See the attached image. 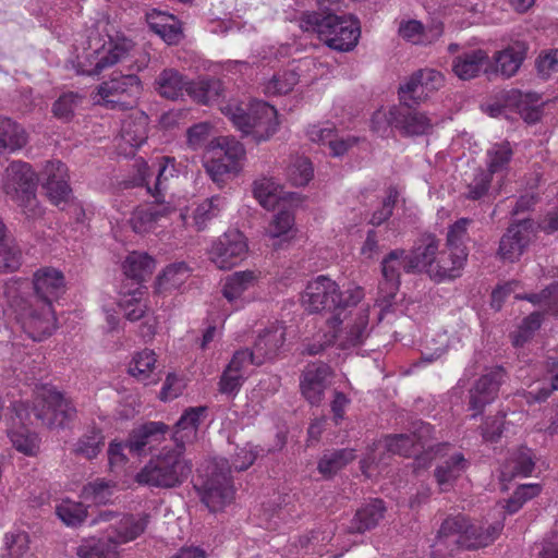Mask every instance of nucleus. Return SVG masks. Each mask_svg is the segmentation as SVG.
Returning a JSON list of instances; mask_svg holds the SVG:
<instances>
[{"label":"nucleus","mask_w":558,"mask_h":558,"mask_svg":"<svg viewBox=\"0 0 558 558\" xmlns=\"http://www.w3.org/2000/svg\"><path fill=\"white\" fill-rule=\"evenodd\" d=\"M468 253L464 251L440 252L437 255L435 264L428 269V276L435 282L452 280L460 276V270L466 260Z\"/></svg>","instance_id":"c756f323"},{"label":"nucleus","mask_w":558,"mask_h":558,"mask_svg":"<svg viewBox=\"0 0 558 558\" xmlns=\"http://www.w3.org/2000/svg\"><path fill=\"white\" fill-rule=\"evenodd\" d=\"M506 378V369L494 366L475 380L469 390V410L474 412L472 418L481 415L485 407L495 401Z\"/></svg>","instance_id":"9d476101"},{"label":"nucleus","mask_w":558,"mask_h":558,"mask_svg":"<svg viewBox=\"0 0 558 558\" xmlns=\"http://www.w3.org/2000/svg\"><path fill=\"white\" fill-rule=\"evenodd\" d=\"M468 525L469 521L462 514L446 518L432 546V558H446L462 549V538Z\"/></svg>","instance_id":"dca6fc26"},{"label":"nucleus","mask_w":558,"mask_h":558,"mask_svg":"<svg viewBox=\"0 0 558 558\" xmlns=\"http://www.w3.org/2000/svg\"><path fill=\"white\" fill-rule=\"evenodd\" d=\"M105 437L100 429H88L75 444V453L87 459H93L101 451Z\"/></svg>","instance_id":"6e6d98bb"},{"label":"nucleus","mask_w":558,"mask_h":558,"mask_svg":"<svg viewBox=\"0 0 558 558\" xmlns=\"http://www.w3.org/2000/svg\"><path fill=\"white\" fill-rule=\"evenodd\" d=\"M13 411L22 426L10 429L8 436L17 451L26 456H35L39 450L38 436L25 428V425L31 422L32 410L25 402H15Z\"/></svg>","instance_id":"5701e85b"},{"label":"nucleus","mask_w":558,"mask_h":558,"mask_svg":"<svg viewBox=\"0 0 558 558\" xmlns=\"http://www.w3.org/2000/svg\"><path fill=\"white\" fill-rule=\"evenodd\" d=\"M533 231V220L523 219L512 223L501 236L498 254L505 260L514 262L526 248Z\"/></svg>","instance_id":"6ab92c4d"},{"label":"nucleus","mask_w":558,"mask_h":558,"mask_svg":"<svg viewBox=\"0 0 558 558\" xmlns=\"http://www.w3.org/2000/svg\"><path fill=\"white\" fill-rule=\"evenodd\" d=\"M84 96L77 92L62 93L52 104L53 117L63 123L71 122L76 110L81 107Z\"/></svg>","instance_id":"37998d69"},{"label":"nucleus","mask_w":558,"mask_h":558,"mask_svg":"<svg viewBox=\"0 0 558 558\" xmlns=\"http://www.w3.org/2000/svg\"><path fill=\"white\" fill-rule=\"evenodd\" d=\"M134 50V43L124 36L110 37L108 46L94 52V66L87 71L88 75H99L102 71L119 62L128 60Z\"/></svg>","instance_id":"a211bd4d"},{"label":"nucleus","mask_w":558,"mask_h":558,"mask_svg":"<svg viewBox=\"0 0 558 558\" xmlns=\"http://www.w3.org/2000/svg\"><path fill=\"white\" fill-rule=\"evenodd\" d=\"M187 278L189 267L184 262L171 264L157 277L156 289L158 292L177 290Z\"/></svg>","instance_id":"a18cd8bd"},{"label":"nucleus","mask_w":558,"mask_h":558,"mask_svg":"<svg viewBox=\"0 0 558 558\" xmlns=\"http://www.w3.org/2000/svg\"><path fill=\"white\" fill-rule=\"evenodd\" d=\"M386 119L389 125L397 129L403 136L426 135L433 129L430 118L414 106H392Z\"/></svg>","instance_id":"4468645a"},{"label":"nucleus","mask_w":558,"mask_h":558,"mask_svg":"<svg viewBox=\"0 0 558 558\" xmlns=\"http://www.w3.org/2000/svg\"><path fill=\"white\" fill-rule=\"evenodd\" d=\"M386 512L385 502L381 499H373L362 505L350 521L348 532L351 534H363L373 530L384 519Z\"/></svg>","instance_id":"7c9ffc66"},{"label":"nucleus","mask_w":558,"mask_h":558,"mask_svg":"<svg viewBox=\"0 0 558 558\" xmlns=\"http://www.w3.org/2000/svg\"><path fill=\"white\" fill-rule=\"evenodd\" d=\"M542 488L538 484H523L519 486L507 500L505 510L508 514L517 513L523 505L536 497Z\"/></svg>","instance_id":"052dcab7"},{"label":"nucleus","mask_w":558,"mask_h":558,"mask_svg":"<svg viewBox=\"0 0 558 558\" xmlns=\"http://www.w3.org/2000/svg\"><path fill=\"white\" fill-rule=\"evenodd\" d=\"M41 185L48 199L56 206L68 204L72 197L69 169L60 160L47 161L41 172Z\"/></svg>","instance_id":"2eb2a0df"},{"label":"nucleus","mask_w":558,"mask_h":558,"mask_svg":"<svg viewBox=\"0 0 558 558\" xmlns=\"http://www.w3.org/2000/svg\"><path fill=\"white\" fill-rule=\"evenodd\" d=\"M529 50L524 40H514L504 49L496 51L489 58V64L485 69V75L492 80L494 76L510 78L514 76L523 64Z\"/></svg>","instance_id":"ddd939ff"},{"label":"nucleus","mask_w":558,"mask_h":558,"mask_svg":"<svg viewBox=\"0 0 558 558\" xmlns=\"http://www.w3.org/2000/svg\"><path fill=\"white\" fill-rule=\"evenodd\" d=\"M155 268V260L146 253H131L123 263L126 277L140 282L149 276Z\"/></svg>","instance_id":"49530a36"},{"label":"nucleus","mask_w":558,"mask_h":558,"mask_svg":"<svg viewBox=\"0 0 558 558\" xmlns=\"http://www.w3.org/2000/svg\"><path fill=\"white\" fill-rule=\"evenodd\" d=\"M21 250L7 234V228L0 219V272H12L21 265Z\"/></svg>","instance_id":"a19ab883"},{"label":"nucleus","mask_w":558,"mask_h":558,"mask_svg":"<svg viewBox=\"0 0 558 558\" xmlns=\"http://www.w3.org/2000/svg\"><path fill=\"white\" fill-rule=\"evenodd\" d=\"M56 513L68 526H78L87 517V508L83 502L66 499L56 507Z\"/></svg>","instance_id":"5fc2aeb1"},{"label":"nucleus","mask_w":558,"mask_h":558,"mask_svg":"<svg viewBox=\"0 0 558 558\" xmlns=\"http://www.w3.org/2000/svg\"><path fill=\"white\" fill-rule=\"evenodd\" d=\"M205 169L211 180L219 185L225 183L232 174L234 175L239 172V170L234 168V163L222 161L218 156L206 161Z\"/></svg>","instance_id":"338daca9"},{"label":"nucleus","mask_w":558,"mask_h":558,"mask_svg":"<svg viewBox=\"0 0 558 558\" xmlns=\"http://www.w3.org/2000/svg\"><path fill=\"white\" fill-rule=\"evenodd\" d=\"M156 362L157 360L155 352L153 350L145 349L142 352L136 353L133 357V363L130 366V374L136 377L138 380L144 381L145 385L156 383V378L148 380Z\"/></svg>","instance_id":"603ef678"},{"label":"nucleus","mask_w":558,"mask_h":558,"mask_svg":"<svg viewBox=\"0 0 558 558\" xmlns=\"http://www.w3.org/2000/svg\"><path fill=\"white\" fill-rule=\"evenodd\" d=\"M202 502L216 512L233 498L231 468L227 459H215L208 466L199 484L194 485Z\"/></svg>","instance_id":"0eeeda50"},{"label":"nucleus","mask_w":558,"mask_h":558,"mask_svg":"<svg viewBox=\"0 0 558 558\" xmlns=\"http://www.w3.org/2000/svg\"><path fill=\"white\" fill-rule=\"evenodd\" d=\"M313 175L312 162L306 157H296L287 168V179L295 186L306 185Z\"/></svg>","instance_id":"bf43d9fd"},{"label":"nucleus","mask_w":558,"mask_h":558,"mask_svg":"<svg viewBox=\"0 0 558 558\" xmlns=\"http://www.w3.org/2000/svg\"><path fill=\"white\" fill-rule=\"evenodd\" d=\"M468 466L469 461L460 452L453 453L437 465L434 475L441 490L447 492Z\"/></svg>","instance_id":"f704fd0d"},{"label":"nucleus","mask_w":558,"mask_h":558,"mask_svg":"<svg viewBox=\"0 0 558 558\" xmlns=\"http://www.w3.org/2000/svg\"><path fill=\"white\" fill-rule=\"evenodd\" d=\"M76 555L80 558H113L117 555V548L109 536L106 538L89 537L83 539L77 546Z\"/></svg>","instance_id":"c03bdc74"},{"label":"nucleus","mask_w":558,"mask_h":558,"mask_svg":"<svg viewBox=\"0 0 558 558\" xmlns=\"http://www.w3.org/2000/svg\"><path fill=\"white\" fill-rule=\"evenodd\" d=\"M472 222L470 218H460L448 229L447 246L448 250L457 252H466L465 241L468 240V227Z\"/></svg>","instance_id":"0e129e2a"},{"label":"nucleus","mask_w":558,"mask_h":558,"mask_svg":"<svg viewBox=\"0 0 558 558\" xmlns=\"http://www.w3.org/2000/svg\"><path fill=\"white\" fill-rule=\"evenodd\" d=\"M513 156V150L509 142H500L493 144L486 151L485 169L492 175L495 173L506 172L509 168Z\"/></svg>","instance_id":"79ce46f5"},{"label":"nucleus","mask_w":558,"mask_h":558,"mask_svg":"<svg viewBox=\"0 0 558 558\" xmlns=\"http://www.w3.org/2000/svg\"><path fill=\"white\" fill-rule=\"evenodd\" d=\"M300 75L294 70L280 71L266 83L264 92L268 96L288 94L299 83Z\"/></svg>","instance_id":"864d4df0"},{"label":"nucleus","mask_w":558,"mask_h":558,"mask_svg":"<svg viewBox=\"0 0 558 558\" xmlns=\"http://www.w3.org/2000/svg\"><path fill=\"white\" fill-rule=\"evenodd\" d=\"M193 466L192 460L185 457L184 447L165 446L137 473L136 481L149 487L177 488L187 481Z\"/></svg>","instance_id":"f03ea898"},{"label":"nucleus","mask_w":558,"mask_h":558,"mask_svg":"<svg viewBox=\"0 0 558 558\" xmlns=\"http://www.w3.org/2000/svg\"><path fill=\"white\" fill-rule=\"evenodd\" d=\"M332 368L324 362H312L305 366L300 375V391L304 399L313 407H318L329 387Z\"/></svg>","instance_id":"f8f14e48"},{"label":"nucleus","mask_w":558,"mask_h":558,"mask_svg":"<svg viewBox=\"0 0 558 558\" xmlns=\"http://www.w3.org/2000/svg\"><path fill=\"white\" fill-rule=\"evenodd\" d=\"M247 252L245 235L239 230H228L213 242L208 254L219 269H231L245 259Z\"/></svg>","instance_id":"1a4fd4ad"},{"label":"nucleus","mask_w":558,"mask_h":558,"mask_svg":"<svg viewBox=\"0 0 558 558\" xmlns=\"http://www.w3.org/2000/svg\"><path fill=\"white\" fill-rule=\"evenodd\" d=\"M504 523L496 521L487 526L468 525L462 538V549H476L492 544L501 533Z\"/></svg>","instance_id":"72a5a7b5"},{"label":"nucleus","mask_w":558,"mask_h":558,"mask_svg":"<svg viewBox=\"0 0 558 558\" xmlns=\"http://www.w3.org/2000/svg\"><path fill=\"white\" fill-rule=\"evenodd\" d=\"M147 117L129 118L121 126V140L131 147H140L147 140Z\"/></svg>","instance_id":"8fccbe9b"},{"label":"nucleus","mask_w":558,"mask_h":558,"mask_svg":"<svg viewBox=\"0 0 558 558\" xmlns=\"http://www.w3.org/2000/svg\"><path fill=\"white\" fill-rule=\"evenodd\" d=\"M27 144V134L23 126L10 118L0 117V155L13 153Z\"/></svg>","instance_id":"4c0bfd02"},{"label":"nucleus","mask_w":558,"mask_h":558,"mask_svg":"<svg viewBox=\"0 0 558 558\" xmlns=\"http://www.w3.org/2000/svg\"><path fill=\"white\" fill-rule=\"evenodd\" d=\"M305 32H314L330 49L347 52L356 45L361 34L359 21L350 15L306 12L300 19Z\"/></svg>","instance_id":"7ed1b4c3"},{"label":"nucleus","mask_w":558,"mask_h":558,"mask_svg":"<svg viewBox=\"0 0 558 558\" xmlns=\"http://www.w3.org/2000/svg\"><path fill=\"white\" fill-rule=\"evenodd\" d=\"M489 64L488 52L484 49L477 48L466 50L452 59V72L462 81H469L480 76L481 73L485 74V69Z\"/></svg>","instance_id":"cd10ccee"},{"label":"nucleus","mask_w":558,"mask_h":558,"mask_svg":"<svg viewBox=\"0 0 558 558\" xmlns=\"http://www.w3.org/2000/svg\"><path fill=\"white\" fill-rule=\"evenodd\" d=\"M355 458V450L350 448L327 451L319 459L317 470L325 478H331Z\"/></svg>","instance_id":"ea45409f"},{"label":"nucleus","mask_w":558,"mask_h":558,"mask_svg":"<svg viewBox=\"0 0 558 558\" xmlns=\"http://www.w3.org/2000/svg\"><path fill=\"white\" fill-rule=\"evenodd\" d=\"M113 486L104 480H96L83 486L81 497L94 505H106L111 500Z\"/></svg>","instance_id":"13d9d810"},{"label":"nucleus","mask_w":558,"mask_h":558,"mask_svg":"<svg viewBox=\"0 0 558 558\" xmlns=\"http://www.w3.org/2000/svg\"><path fill=\"white\" fill-rule=\"evenodd\" d=\"M221 111L239 131L257 143L268 141L278 130L276 108L262 100L228 104Z\"/></svg>","instance_id":"39448f33"},{"label":"nucleus","mask_w":558,"mask_h":558,"mask_svg":"<svg viewBox=\"0 0 558 558\" xmlns=\"http://www.w3.org/2000/svg\"><path fill=\"white\" fill-rule=\"evenodd\" d=\"M270 452H271L270 448L264 449L259 446H253L250 442L243 447H238L235 449L234 454L232 456V460H231V464H230L231 471L232 470L238 471V472L245 471L255 462V460L260 454L264 456V454H267Z\"/></svg>","instance_id":"4d7b16f0"},{"label":"nucleus","mask_w":558,"mask_h":558,"mask_svg":"<svg viewBox=\"0 0 558 558\" xmlns=\"http://www.w3.org/2000/svg\"><path fill=\"white\" fill-rule=\"evenodd\" d=\"M207 407H195L186 409L179 421L173 426L172 440L174 446L185 448L186 442H191L197 435L201 418L205 416Z\"/></svg>","instance_id":"2f4dec72"},{"label":"nucleus","mask_w":558,"mask_h":558,"mask_svg":"<svg viewBox=\"0 0 558 558\" xmlns=\"http://www.w3.org/2000/svg\"><path fill=\"white\" fill-rule=\"evenodd\" d=\"M255 275L253 271H236L226 278L222 294L229 302L239 300L242 294L253 287Z\"/></svg>","instance_id":"de8ad7c7"},{"label":"nucleus","mask_w":558,"mask_h":558,"mask_svg":"<svg viewBox=\"0 0 558 558\" xmlns=\"http://www.w3.org/2000/svg\"><path fill=\"white\" fill-rule=\"evenodd\" d=\"M363 298L361 287L342 292L336 281L320 275L307 283L303 302L312 313L329 314L327 326L337 327L347 318L348 310L356 306Z\"/></svg>","instance_id":"f257e3e1"},{"label":"nucleus","mask_w":558,"mask_h":558,"mask_svg":"<svg viewBox=\"0 0 558 558\" xmlns=\"http://www.w3.org/2000/svg\"><path fill=\"white\" fill-rule=\"evenodd\" d=\"M146 66V61L135 60L129 66L130 71H141ZM142 92V82L133 73H122L113 71L107 81L98 86V95L101 99L100 105L111 110L126 111L136 105L138 95Z\"/></svg>","instance_id":"423d86ee"},{"label":"nucleus","mask_w":558,"mask_h":558,"mask_svg":"<svg viewBox=\"0 0 558 558\" xmlns=\"http://www.w3.org/2000/svg\"><path fill=\"white\" fill-rule=\"evenodd\" d=\"M33 286L44 305L51 306L52 302L64 292V277L60 270L43 268L35 272Z\"/></svg>","instance_id":"393cba45"},{"label":"nucleus","mask_w":558,"mask_h":558,"mask_svg":"<svg viewBox=\"0 0 558 558\" xmlns=\"http://www.w3.org/2000/svg\"><path fill=\"white\" fill-rule=\"evenodd\" d=\"M148 512L124 513L111 525L112 533L108 535L116 548L140 537L150 523Z\"/></svg>","instance_id":"b1692460"},{"label":"nucleus","mask_w":558,"mask_h":558,"mask_svg":"<svg viewBox=\"0 0 558 558\" xmlns=\"http://www.w3.org/2000/svg\"><path fill=\"white\" fill-rule=\"evenodd\" d=\"M156 89L163 98L177 100L190 84L185 76L174 69H165L156 78Z\"/></svg>","instance_id":"58836bf2"},{"label":"nucleus","mask_w":558,"mask_h":558,"mask_svg":"<svg viewBox=\"0 0 558 558\" xmlns=\"http://www.w3.org/2000/svg\"><path fill=\"white\" fill-rule=\"evenodd\" d=\"M145 19L150 31L168 45H177L183 38L181 22L173 14L150 9L145 13Z\"/></svg>","instance_id":"a878e982"},{"label":"nucleus","mask_w":558,"mask_h":558,"mask_svg":"<svg viewBox=\"0 0 558 558\" xmlns=\"http://www.w3.org/2000/svg\"><path fill=\"white\" fill-rule=\"evenodd\" d=\"M38 180L32 166L22 160L12 161L2 175L3 193L21 208L26 219L33 221L45 214L36 194Z\"/></svg>","instance_id":"20e7f679"},{"label":"nucleus","mask_w":558,"mask_h":558,"mask_svg":"<svg viewBox=\"0 0 558 558\" xmlns=\"http://www.w3.org/2000/svg\"><path fill=\"white\" fill-rule=\"evenodd\" d=\"M493 175L483 168H477L472 181L468 184L465 197L471 201H480L487 195Z\"/></svg>","instance_id":"69168bd1"},{"label":"nucleus","mask_w":558,"mask_h":558,"mask_svg":"<svg viewBox=\"0 0 558 558\" xmlns=\"http://www.w3.org/2000/svg\"><path fill=\"white\" fill-rule=\"evenodd\" d=\"M368 322V308H360L354 313L348 310L347 318L341 325L328 328L335 336L336 344L342 350H349L363 344L367 339L371 332Z\"/></svg>","instance_id":"9b49d317"},{"label":"nucleus","mask_w":558,"mask_h":558,"mask_svg":"<svg viewBox=\"0 0 558 558\" xmlns=\"http://www.w3.org/2000/svg\"><path fill=\"white\" fill-rule=\"evenodd\" d=\"M23 327L35 341H41L50 336L54 327L52 307L44 305L41 311H33L24 322Z\"/></svg>","instance_id":"c9c22d12"},{"label":"nucleus","mask_w":558,"mask_h":558,"mask_svg":"<svg viewBox=\"0 0 558 558\" xmlns=\"http://www.w3.org/2000/svg\"><path fill=\"white\" fill-rule=\"evenodd\" d=\"M223 201L219 196H213L204 201L194 210V222L198 230H203L207 222L217 217L222 208Z\"/></svg>","instance_id":"e2e57ef3"},{"label":"nucleus","mask_w":558,"mask_h":558,"mask_svg":"<svg viewBox=\"0 0 558 558\" xmlns=\"http://www.w3.org/2000/svg\"><path fill=\"white\" fill-rule=\"evenodd\" d=\"M31 410L49 428L63 427L76 417L77 412L72 400L56 389H46Z\"/></svg>","instance_id":"6e6552de"},{"label":"nucleus","mask_w":558,"mask_h":558,"mask_svg":"<svg viewBox=\"0 0 558 558\" xmlns=\"http://www.w3.org/2000/svg\"><path fill=\"white\" fill-rule=\"evenodd\" d=\"M439 248V240L434 234H425L418 239L413 250L408 253V274L428 269L435 264Z\"/></svg>","instance_id":"c85d7f7f"},{"label":"nucleus","mask_w":558,"mask_h":558,"mask_svg":"<svg viewBox=\"0 0 558 558\" xmlns=\"http://www.w3.org/2000/svg\"><path fill=\"white\" fill-rule=\"evenodd\" d=\"M153 166L157 171L154 185H151L150 180L145 171H141L140 185L146 186L147 192L153 196V198L158 201H166L165 191L168 187V181L170 179L177 178L181 173L183 166L182 163H178L174 157L170 156H161L156 158V161Z\"/></svg>","instance_id":"4be33fe9"},{"label":"nucleus","mask_w":558,"mask_h":558,"mask_svg":"<svg viewBox=\"0 0 558 558\" xmlns=\"http://www.w3.org/2000/svg\"><path fill=\"white\" fill-rule=\"evenodd\" d=\"M423 86V83L414 72L403 84L399 85V105L417 106L425 102L430 95Z\"/></svg>","instance_id":"09e8293b"},{"label":"nucleus","mask_w":558,"mask_h":558,"mask_svg":"<svg viewBox=\"0 0 558 558\" xmlns=\"http://www.w3.org/2000/svg\"><path fill=\"white\" fill-rule=\"evenodd\" d=\"M169 430L170 427L163 422H146L131 430L125 446L130 452L140 456L165 440Z\"/></svg>","instance_id":"aec40b11"},{"label":"nucleus","mask_w":558,"mask_h":558,"mask_svg":"<svg viewBox=\"0 0 558 558\" xmlns=\"http://www.w3.org/2000/svg\"><path fill=\"white\" fill-rule=\"evenodd\" d=\"M29 538L25 532L7 533L0 558H34L29 551Z\"/></svg>","instance_id":"3c124183"},{"label":"nucleus","mask_w":558,"mask_h":558,"mask_svg":"<svg viewBox=\"0 0 558 558\" xmlns=\"http://www.w3.org/2000/svg\"><path fill=\"white\" fill-rule=\"evenodd\" d=\"M535 460L531 449L520 448L511 460V473L513 476H530L534 470Z\"/></svg>","instance_id":"774afa93"},{"label":"nucleus","mask_w":558,"mask_h":558,"mask_svg":"<svg viewBox=\"0 0 558 558\" xmlns=\"http://www.w3.org/2000/svg\"><path fill=\"white\" fill-rule=\"evenodd\" d=\"M409 255L405 250L390 251L381 260L383 280L378 286L379 298L386 304H391L400 288L401 269L408 272L407 263Z\"/></svg>","instance_id":"f3484780"},{"label":"nucleus","mask_w":558,"mask_h":558,"mask_svg":"<svg viewBox=\"0 0 558 558\" xmlns=\"http://www.w3.org/2000/svg\"><path fill=\"white\" fill-rule=\"evenodd\" d=\"M538 100L537 94H523L519 89L508 90L504 95L505 106L517 109L524 121L529 123H535L542 118V109L537 106Z\"/></svg>","instance_id":"473e14b6"},{"label":"nucleus","mask_w":558,"mask_h":558,"mask_svg":"<svg viewBox=\"0 0 558 558\" xmlns=\"http://www.w3.org/2000/svg\"><path fill=\"white\" fill-rule=\"evenodd\" d=\"M286 341V330L282 326H272L258 335L251 350L255 356V366L279 355Z\"/></svg>","instance_id":"bb28decb"},{"label":"nucleus","mask_w":558,"mask_h":558,"mask_svg":"<svg viewBox=\"0 0 558 558\" xmlns=\"http://www.w3.org/2000/svg\"><path fill=\"white\" fill-rule=\"evenodd\" d=\"M386 448L393 454L403 457L416 456L420 449L416 448L414 439L410 434H395L385 438Z\"/></svg>","instance_id":"680f3d73"},{"label":"nucleus","mask_w":558,"mask_h":558,"mask_svg":"<svg viewBox=\"0 0 558 558\" xmlns=\"http://www.w3.org/2000/svg\"><path fill=\"white\" fill-rule=\"evenodd\" d=\"M187 95L198 104L208 105L218 100L223 93V85L219 78L205 76L192 81L186 87Z\"/></svg>","instance_id":"e433bc0d"},{"label":"nucleus","mask_w":558,"mask_h":558,"mask_svg":"<svg viewBox=\"0 0 558 558\" xmlns=\"http://www.w3.org/2000/svg\"><path fill=\"white\" fill-rule=\"evenodd\" d=\"M177 213V208L168 201L154 202L142 207H137L130 218V226L135 233L144 234L153 231L157 222L165 217Z\"/></svg>","instance_id":"412c9836"}]
</instances>
